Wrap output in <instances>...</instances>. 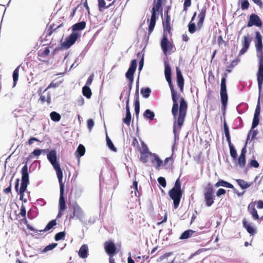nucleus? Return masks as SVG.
Returning <instances> with one entry per match:
<instances>
[{
    "mask_svg": "<svg viewBox=\"0 0 263 263\" xmlns=\"http://www.w3.org/2000/svg\"><path fill=\"white\" fill-rule=\"evenodd\" d=\"M250 43V41L249 39V37L248 36H244L243 37V46L244 47H246V48H249V45Z\"/></svg>",
    "mask_w": 263,
    "mask_h": 263,
    "instance_id": "49530a36",
    "label": "nucleus"
},
{
    "mask_svg": "<svg viewBox=\"0 0 263 263\" xmlns=\"http://www.w3.org/2000/svg\"><path fill=\"white\" fill-rule=\"evenodd\" d=\"M56 224L55 220H52L49 222L45 227L44 231H47L51 229Z\"/></svg>",
    "mask_w": 263,
    "mask_h": 263,
    "instance_id": "37998d69",
    "label": "nucleus"
},
{
    "mask_svg": "<svg viewBox=\"0 0 263 263\" xmlns=\"http://www.w3.org/2000/svg\"><path fill=\"white\" fill-rule=\"evenodd\" d=\"M230 146V155L232 157L234 158V159H236L237 156V154L236 149L233 147V146L231 145L230 142H229Z\"/></svg>",
    "mask_w": 263,
    "mask_h": 263,
    "instance_id": "c9c22d12",
    "label": "nucleus"
},
{
    "mask_svg": "<svg viewBox=\"0 0 263 263\" xmlns=\"http://www.w3.org/2000/svg\"><path fill=\"white\" fill-rule=\"evenodd\" d=\"M259 123V116H254L252 128L256 127Z\"/></svg>",
    "mask_w": 263,
    "mask_h": 263,
    "instance_id": "a18cd8bd",
    "label": "nucleus"
},
{
    "mask_svg": "<svg viewBox=\"0 0 263 263\" xmlns=\"http://www.w3.org/2000/svg\"><path fill=\"white\" fill-rule=\"evenodd\" d=\"M191 5V0H185L184 3V10H186L187 8Z\"/></svg>",
    "mask_w": 263,
    "mask_h": 263,
    "instance_id": "13d9d810",
    "label": "nucleus"
},
{
    "mask_svg": "<svg viewBox=\"0 0 263 263\" xmlns=\"http://www.w3.org/2000/svg\"><path fill=\"white\" fill-rule=\"evenodd\" d=\"M77 152L79 153L80 157L83 156L85 153V147L83 145L80 144L77 148Z\"/></svg>",
    "mask_w": 263,
    "mask_h": 263,
    "instance_id": "4c0bfd02",
    "label": "nucleus"
},
{
    "mask_svg": "<svg viewBox=\"0 0 263 263\" xmlns=\"http://www.w3.org/2000/svg\"><path fill=\"white\" fill-rule=\"evenodd\" d=\"M206 11V7L204 6L201 8L200 13L198 14L199 21L198 23V26H199V27H201L203 24L205 16Z\"/></svg>",
    "mask_w": 263,
    "mask_h": 263,
    "instance_id": "b1692460",
    "label": "nucleus"
},
{
    "mask_svg": "<svg viewBox=\"0 0 263 263\" xmlns=\"http://www.w3.org/2000/svg\"><path fill=\"white\" fill-rule=\"evenodd\" d=\"M129 100L128 99L127 100L126 104V117L123 119V122L124 123L127 124V125H130V120H131V115L129 110Z\"/></svg>",
    "mask_w": 263,
    "mask_h": 263,
    "instance_id": "a211bd4d",
    "label": "nucleus"
},
{
    "mask_svg": "<svg viewBox=\"0 0 263 263\" xmlns=\"http://www.w3.org/2000/svg\"><path fill=\"white\" fill-rule=\"evenodd\" d=\"M74 217L81 222L85 221V215L84 212L77 203L73 205V214L70 215V218H73Z\"/></svg>",
    "mask_w": 263,
    "mask_h": 263,
    "instance_id": "0eeeda50",
    "label": "nucleus"
},
{
    "mask_svg": "<svg viewBox=\"0 0 263 263\" xmlns=\"http://www.w3.org/2000/svg\"><path fill=\"white\" fill-rule=\"evenodd\" d=\"M150 161L155 164L156 169L159 170L160 167L163 164V162L155 154H152L150 155Z\"/></svg>",
    "mask_w": 263,
    "mask_h": 263,
    "instance_id": "2eb2a0df",
    "label": "nucleus"
},
{
    "mask_svg": "<svg viewBox=\"0 0 263 263\" xmlns=\"http://www.w3.org/2000/svg\"><path fill=\"white\" fill-rule=\"evenodd\" d=\"M22 183L20 189L18 193L21 195L20 199H21L23 196L24 192L26 191L27 185L29 183V173H28V168L27 165H25L22 170Z\"/></svg>",
    "mask_w": 263,
    "mask_h": 263,
    "instance_id": "39448f33",
    "label": "nucleus"
},
{
    "mask_svg": "<svg viewBox=\"0 0 263 263\" xmlns=\"http://www.w3.org/2000/svg\"><path fill=\"white\" fill-rule=\"evenodd\" d=\"M40 99L42 102H44L45 101L49 102L50 101V98L49 97H48L47 98H46V97L44 96H41Z\"/></svg>",
    "mask_w": 263,
    "mask_h": 263,
    "instance_id": "e2e57ef3",
    "label": "nucleus"
},
{
    "mask_svg": "<svg viewBox=\"0 0 263 263\" xmlns=\"http://www.w3.org/2000/svg\"><path fill=\"white\" fill-rule=\"evenodd\" d=\"M260 114V108L258 105L257 106L254 116H259Z\"/></svg>",
    "mask_w": 263,
    "mask_h": 263,
    "instance_id": "69168bd1",
    "label": "nucleus"
},
{
    "mask_svg": "<svg viewBox=\"0 0 263 263\" xmlns=\"http://www.w3.org/2000/svg\"><path fill=\"white\" fill-rule=\"evenodd\" d=\"M65 237V233L64 232H61L57 233L54 237V239L56 241H58L59 240L64 239Z\"/></svg>",
    "mask_w": 263,
    "mask_h": 263,
    "instance_id": "c03bdc74",
    "label": "nucleus"
},
{
    "mask_svg": "<svg viewBox=\"0 0 263 263\" xmlns=\"http://www.w3.org/2000/svg\"><path fill=\"white\" fill-rule=\"evenodd\" d=\"M224 129L225 135L227 138V141H228V142H230V134H229V128H228V126H227L226 123H224Z\"/></svg>",
    "mask_w": 263,
    "mask_h": 263,
    "instance_id": "a19ab883",
    "label": "nucleus"
},
{
    "mask_svg": "<svg viewBox=\"0 0 263 263\" xmlns=\"http://www.w3.org/2000/svg\"><path fill=\"white\" fill-rule=\"evenodd\" d=\"M257 57L259 60V68L257 73V82L260 91L263 83V51L262 48L256 49Z\"/></svg>",
    "mask_w": 263,
    "mask_h": 263,
    "instance_id": "20e7f679",
    "label": "nucleus"
},
{
    "mask_svg": "<svg viewBox=\"0 0 263 263\" xmlns=\"http://www.w3.org/2000/svg\"><path fill=\"white\" fill-rule=\"evenodd\" d=\"M161 46L165 54H166L167 52H170L173 49V45L168 41L165 33H164L163 37L161 42Z\"/></svg>",
    "mask_w": 263,
    "mask_h": 263,
    "instance_id": "9d476101",
    "label": "nucleus"
},
{
    "mask_svg": "<svg viewBox=\"0 0 263 263\" xmlns=\"http://www.w3.org/2000/svg\"><path fill=\"white\" fill-rule=\"evenodd\" d=\"M94 124V121L92 119H88L87 120V126L90 132Z\"/></svg>",
    "mask_w": 263,
    "mask_h": 263,
    "instance_id": "3c124183",
    "label": "nucleus"
},
{
    "mask_svg": "<svg viewBox=\"0 0 263 263\" xmlns=\"http://www.w3.org/2000/svg\"><path fill=\"white\" fill-rule=\"evenodd\" d=\"M250 165L251 166L256 167V168L258 167L259 166L258 163L255 160H252L250 163Z\"/></svg>",
    "mask_w": 263,
    "mask_h": 263,
    "instance_id": "bf43d9fd",
    "label": "nucleus"
},
{
    "mask_svg": "<svg viewBox=\"0 0 263 263\" xmlns=\"http://www.w3.org/2000/svg\"><path fill=\"white\" fill-rule=\"evenodd\" d=\"M238 164L240 167H243L246 164V159L245 156H243L242 155H240L238 158Z\"/></svg>",
    "mask_w": 263,
    "mask_h": 263,
    "instance_id": "ea45409f",
    "label": "nucleus"
},
{
    "mask_svg": "<svg viewBox=\"0 0 263 263\" xmlns=\"http://www.w3.org/2000/svg\"><path fill=\"white\" fill-rule=\"evenodd\" d=\"M248 48H246V47H244L243 46L242 49L240 50V52H239V55H242L243 54H244L247 50Z\"/></svg>",
    "mask_w": 263,
    "mask_h": 263,
    "instance_id": "0e129e2a",
    "label": "nucleus"
},
{
    "mask_svg": "<svg viewBox=\"0 0 263 263\" xmlns=\"http://www.w3.org/2000/svg\"><path fill=\"white\" fill-rule=\"evenodd\" d=\"M38 139L36 138H31L28 141V143L29 145L32 144L34 141H38Z\"/></svg>",
    "mask_w": 263,
    "mask_h": 263,
    "instance_id": "338daca9",
    "label": "nucleus"
},
{
    "mask_svg": "<svg viewBox=\"0 0 263 263\" xmlns=\"http://www.w3.org/2000/svg\"><path fill=\"white\" fill-rule=\"evenodd\" d=\"M176 72L177 77L178 85L180 87L181 90H182L183 88L184 80L181 72H180L179 68L178 67L176 68Z\"/></svg>",
    "mask_w": 263,
    "mask_h": 263,
    "instance_id": "4be33fe9",
    "label": "nucleus"
},
{
    "mask_svg": "<svg viewBox=\"0 0 263 263\" xmlns=\"http://www.w3.org/2000/svg\"><path fill=\"white\" fill-rule=\"evenodd\" d=\"M257 208L259 209H263V202L261 200L257 202ZM260 219L263 220V215L260 217Z\"/></svg>",
    "mask_w": 263,
    "mask_h": 263,
    "instance_id": "6e6d98bb",
    "label": "nucleus"
},
{
    "mask_svg": "<svg viewBox=\"0 0 263 263\" xmlns=\"http://www.w3.org/2000/svg\"><path fill=\"white\" fill-rule=\"evenodd\" d=\"M161 0H155L154 1V6L152 10V14L148 27L149 33H151L154 30L156 24V12L161 8Z\"/></svg>",
    "mask_w": 263,
    "mask_h": 263,
    "instance_id": "423d86ee",
    "label": "nucleus"
},
{
    "mask_svg": "<svg viewBox=\"0 0 263 263\" xmlns=\"http://www.w3.org/2000/svg\"><path fill=\"white\" fill-rule=\"evenodd\" d=\"M57 246V243H52L47 246H46L44 250H43V252H46L48 251L51 250L53 249Z\"/></svg>",
    "mask_w": 263,
    "mask_h": 263,
    "instance_id": "79ce46f5",
    "label": "nucleus"
},
{
    "mask_svg": "<svg viewBox=\"0 0 263 263\" xmlns=\"http://www.w3.org/2000/svg\"><path fill=\"white\" fill-rule=\"evenodd\" d=\"M53 167L56 171L57 175V177L59 180L60 187H62V189H64V183H63V182H62L63 172L60 168V165L54 166Z\"/></svg>",
    "mask_w": 263,
    "mask_h": 263,
    "instance_id": "f3484780",
    "label": "nucleus"
},
{
    "mask_svg": "<svg viewBox=\"0 0 263 263\" xmlns=\"http://www.w3.org/2000/svg\"><path fill=\"white\" fill-rule=\"evenodd\" d=\"M256 135H257V132L256 130L251 131L248 134L247 140H248L250 138V137H251V139H252L254 138Z\"/></svg>",
    "mask_w": 263,
    "mask_h": 263,
    "instance_id": "4d7b16f0",
    "label": "nucleus"
},
{
    "mask_svg": "<svg viewBox=\"0 0 263 263\" xmlns=\"http://www.w3.org/2000/svg\"><path fill=\"white\" fill-rule=\"evenodd\" d=\"M194 231L192 230H188L184 232L180 237V239H185L190 238L193 234Z\"/></svg>",
    "mask_w": 263,
    "mask_h": 263,
    "instance_id": "2f4dec72",
    "label": "nucleus"
},
{
    "mask_svg": "<svg viewBox=\"0 0 263 263\" xmlns=\"http://www.w3.org/2000/svg\"><path fill=\"white\" fill-rule=\"evenodd\" d=\"M50 116L51 120L55 122L60 121L61 119V116L60 114L55 111L51 112Z\"/></svg>",
    "mask_w": 263,
    "mask_h": 263,
    "instance_id": "f704fd0d",
    "label": "nucleus"
},
{
    "mask_svg": "<svg viewBox=\"0 0 263 263\" xmlns=\"http://www.w3.org/2000/svg\"><path fill=\"white\" fill-rule=\"evenodd\" d=\"M151 155H152V153H149L146 147L141 152V160L144 163L147 162L148 159L150 160Z\"/></svg>",
    "mask_w": 263,
    "mask_h": 263,
    "instance_id": "412c9836",
    "label": "nucleus"
},
{
    "mask_svg": "<svg viewBox=\"0 0 263 263\" xmlns=\"http://www.w3.org/2000/svg\"><path fill=\"white\" fill-rule=\"evenodd\" d=\"M44 150H41V149H36L35 150H34L31 154L30 157L31 158H32V155H34L36 157H38L42 153V152H43Z\"/></svg>",
    "mask_w": 263,
    "mask_h": 263,
    "instance_id": "de8ad7c7",
    "label": "nucleus"
},
{
    "mask_svg": "<svg viewBox=\"0 0 263 263\" xmlns=\"http://www.w3.org/2000/svg\"><path fill=\"white\" fill-rule=\"evenodd\" d=\"M135 110L137 116H138L140 111V105L138 100H137L135 102Z\"/></svg>",
    "mask_w": 263,
    "mask_h": 263,
    "instance_id": "603ef678",
    "label": "nucleus"
},
{
    "mask_svg": "<svg viewBox=\"0 0 263 263\" xmlns=\"http://www.w3.org/2000/svg\"><path fill=\"white\" fill-rule=\"evenodd\" d=\"M205 200L208 206H211L213 203L212 197V190L209 189L205 194Z\"/></svg>",
    "mask_w": 263,
    "mask_h": 263,
    "instance_id": "aec40b11",
    "label": "nucleus"
},
{
    "mask_svg": "<svg viewBox=\"0 0 263 263\" xmlns=\"http://www.w3.org/2000/svg\"><path fill=\"white\" fill-rule=\"evenodd\" d=\"M158 181L160 184H161L163 187H165L166 185V182L164 178L160 177L158 178Z\"/></svg>",
    "mask_w": 263,
    "mask_h": 263,
    "instance_id": "8fccbe9b",
    "label": "nucleus"
},
{
    "mask_svg": "<svg viewBox=\"0 0 263 263\" xmlns=\"http://www.w3.org/2000/svg\"><path fill=\"white\" fill-rule=\"evenodd\" d=\"M85 26H86L85 22L84 21H82V22H81L80 23L74 24L72 26V30H73V32H77V31H78V30H82L83 29H84Z\"/></svg>",
    "mask_w": 263,
    "mask_h": 263,
    "instance_id": "cd10ccee",
    "label": "nucleus"
},
{
    "mask_svg": "<svg viewBox=\"0 0 263 263\" xmlns=\"http://www.w3.org/2000/svg\"><path fill=\"white\" fill-rule=\"evenodd\" d=\"M104 248L106 252L109 256H113L116 252V246L114 243L110 240L105 242L104 244Z\"/></svg>",
    "mask_w": 263,
    "mask_h": 263,
    "instance_id": "ddd939ff",
    "label": "nucleus"
},
{
    "mask_svg": "<svg viewBox=\"0 0 263 263\" xmlns=\"http://www.w3.org/2000/svg\"><path fill=\"white\" fill-rule=\"evenodd\" d=\"M83 95L87 98H90L91 96L92 93L89 87L84 86L82 89Z\"/></svg>",
    "mask_w": 263,
    "mask_h": 263,
    "instance_id": "7c9ffc66",
    "label": "nucleus"
},
{
    "mask_svg": "<svg viewBox=\"0 0 263 263\" xmlns=\"http://www.w3.org/2000/svg\"><path fill=\"white\" fill-rule=\"evenodd\" d=\"M169 195L173 200L174 208H177L182 195L181 190V182L178 178L175 182L174 186L169 191Z\"/></svg>",
    "mask_w": 263,
    "mask_h": 263,
    "instance_id": "7ed1b4c3",
    "label": "nucleus"
},
{
    "mask_svg": "<svg viewBox=\"0 0 263 263\" xmlns=\"http://www.w3.org/2000/svg\"><path fill=\"white\" fill-rule=\"evenodd\" d=\"M236 182L242 189H245L250 187L252 183H248L242 179H237Z\"/></svg>",
    "mask_w": 263,
    "mask_h": 263,
    "instance_id": "c756f323",
    "label": "nucleus"
},
{
    "mask_svg": "<svg viewBox=\"0 0 263 263\" xmlns=\"http://www.w3.org/2000/svg\"><path fill=\"white\" fill-rule=\"evenodd\" d=\"M243 225L250 234L253 235L255 233L256 230L252 223H249L246 219H244L243 220Z\"/></svg>",
    "mask_w": 263,
    "mask_h": 263,
    "instance_id": "6ab92c4d",
    "label": "nucleus"
},
{
    "mask_svg": "<svg viewBox=\"0 0 263 263\" xmlns=\"http://www.w3.org/2000/svg\"><path fill=\"white\" fill-rule=\"evenodd\" d=\"M93 77H94V76L93 74H91L89 78L88 79H87L86 82V84H85V86H87L88 87H89V86L92 83V82L93 81Z\"/></svg>",
    "mask_w": 263,
    "mask_h": 263,
    "instance_id": "5fc2aeb1",
    "label": "nucleus"
},
{
    "mask_svg": "<svg viewBox=\"0 0 263 263\" xmlns=\"http://www.w3.org/2000/svg\"><path fill=\"white\" fill-rule=\"evenodd\" d=\"M141 93L142 94L143 97L147 98L149 96V94L151 93V89L149 88L142 89L141 90Z\"/></svg>",
    "mask_w": 263,
    "mask_h": 263,
    "instance_id": "58836bf2",
    "label": "nucleus"
},
{
    "mask_svg": "<svg viewBox=\"0 0 263 263\" xmlns=\"http://www.w3.org/2000/svg\"><path fill=\"white\" fill-rule=\"evenodd\" d=\"M255 45L256 49H260L263 48L262 37L259 32H256Z\"/></svg>",
    "mask_w": 263,
    "mask_h": 263,
    "instance_id": "5701e85b",
    "label": "nucleus"
},
{
    "mask_svg": "<svg viewBox=\"0 0 263 263\" xmlns=\"http://www.w3.org/2000/svg\"><path fill=\"white\" fill-rule=\"evenodd\" d=\"M143 116L149 120H153L155 117V114L149 109H146L144 112Z\"/></svg>",
    "mask_w": 263,
    "mask_h": 263,
    "instance_id": "72a5a7b5",
    "label": "nucleus"
},
{
    "mask_svg": "<svg viewBox=\"0 0 263 263\" xmlns=\"http://www.w3.org/2000/svg\"><path fill=\"white\" fill-rule=\"evenodd\" d=\"M253 1L260 7H262V3L260 0H253Z\"/></svg>",
    "mask_w": 263,
    "mask_h": 263,
    "instance_id": "774afa93",
    "label": "nucleus"
},
{
    "mask_svg": "<svg viewBox=\"0 0 263 263\" xmlns=\"http://www.w3.org/2000/svg\"><path fill=\"white\" fill-rule=\"evenodd\" d=\"M137 67V61L134 60L132 61L130 66L126 73V78L132 83L134 80L133 75Z\"/></svg>",
    "mask_w": 263,
    "mask_h": 263,
    "instance_id": "f8f14e48",
    "label": "nucleus"
},
{
    "mask_svg": "<svg viewBox=\"0 0 263 263\" xmlns=\"http://www.w3.org/2000/svg\"><path fill=\"white\" fill-rule=\"evenodd\" d=\"M249 3L247 0H242L241 8L242 9H247L249 7Z\"/></svg>",
    "mask_w": 263,
    "mask_h": 263,
    "instance_id": "864d4df0",
    "label": "nucleus"
},
{
    "mask_svg": "<svg viewBox=\"0 0 263 263\" xmlns=\"http://www.w3.org/2000/svg\"><path fill=\"white\" fill-rule=\"evenodd\" d=\"M20 215L25 217V216H26V209L25 208L24 206H22L21 208V210H20Z\"/></svg>",
    "mask_w": 263,
    "mask_h": 263,
    "instance_id": "680f3d73",
    "label": "nucleus"
},
{
    "mask_svg": "<svg viewBox=\"0 0 263 263\" xmlns=\"http://www.w3.org/2000/svg\"><path fill=\"white\" fill-rule=\"evenodd\" d=\"M186 109L187 104L184 99L182 97H181L179 106V115L177 121H175L174 124L173 132L174 133L175 138L178 136L179 130L184 122V118L186 115Z\"/></svg>",
    "mask_w": 263,
    "mask_h": 263,
    "instance_id": "f257e3e1",
    "label": "nucleus"
},
{
    "mask_svg": "<svg viewBox=\"0 0 263 263\" xmlns=\"http://www.w3.org/2000/svg\"><path fill=\"white\" fill-rule=\"evenodd\" d=\"M225 193H226V191L224 189H220L217 191V192L216 193V195H217V196L219 197L220 196H221L222 195H224Z\"/></svg>",
    "mask_w": 263,
    "mask_h": 263,
    "instance_id": "052dcab7",
    "label": "nucleus"
},
{
    "mask_svg": "<svg viewBox=\"0 0 263 263\" xmlns=\"http://www.w3.org/2000/svg\"><path fill=\"white\" fill-rule=\"evenodd\" d=\"M59 212L58 215L60 217L63 214L62 212L66 209L65 200L64 197V189L60 187V197L59 201Z\"/></svg>",
    "mask_w": 263,
    "mask_h": 263,
    "instance_id": "9b49d317",
    "label": "nucleus"
},
{
    "mask_svg": "<svg viewBox=\"0 0 263 263\" xmlns=\"http://www.w3.org/2000/svg\"><path fill=\"white\" fill-rule=\"evenodd\" d=\"M215 187H219V186H223L226 187H228L230 189H232L233 187V185L231 184V183L227 182L224 180H220L217 182L215 185Z\"/></svg>",
    "mask_w": 263,
    "mask_h": 263,
    "instance_id": "c85d7f7f",
    "label": "nucleus"
},
{
    "mask_svg": "<svg viewBox=\"0 0 263 263\" xmlns=\"http://www.w3.org/2000/svg\"><path fill=\"white\" fill-rule=\"evenodd\" d=\"M196 30L195 24L194 23L190 22L189 25V31L190 33H193Z\"/></svg>",
    "mask_w": 263,
    "mask_h": 263,
    "instance_id": "09e8293b",
    "label": "nucleus"
},
{
    "mask_svg": "<svg viewBox=\"0 0 263 263\" xmlns=\"http://www.w3.org/2000/svg\"><path fill=\"white\" fill-rule=\"evenodd\" d=\"M20 68V66L17 67V68L14 70L13 73V87L15 86L16 82L17 81L18 79V72Z\"/></svg>",
    "mask_w": 263,
    "mask_h": 263,
    "instance_id": "473e14b6",
    "label": "nucleus"
},
{
    "mask_svg": "<svg viewBox=\"0 0 263 263\" xmlns=\"http://www.w3.org/2000/svg\"><path fill=\"white\" fill-rule=\"evenodd\" d=\"M170 19V17L167 15L166 21L163 22L164 33H166L167 32H169L171 30Z\"/></svg>",
    "mask_w": 263,
    "mask_h": 263,
    "instance_id": "bb28decb",
    "label": "nucleus"
},
{
    "mask_svg": "<svg viewBox=\"0 0 263 263\" xmlns=\"http://www.w3.org/2000/svg\"><path fill=\"white\" fill-rule=\"evenodd\" d=\"M220 97L222 106L226 107L228 101V96L226 84V78H223L221 82Z\"/></svg>",
    "mask_w": 263,
    "mask_h": 263,
    "instance_id": "1a4fd4ad",
    "label": "nucleus"
},
{
    "mask_svg": "<svg viewBox=\"0 0 263 263\" xmlns=\"http://www.w3.org/2000/svg\"><path fill=\"white\" fill-rule=\"evenodd\" d=\"M80 36L79 32H73L66 40L62 43V47L66 49L68 48L72 45Z\"/></svg>",
    "mask_w": 263,
    "mask_h": 263,
    "instance_id": "6e6552de",
    "label": "nucleus"
},
{
    "mask_svg": "<svg viewBox=\"0 0 263 263\" xmlns=\"http://www.w3.org/2000/svg\"><path fill=\"white\" fill-rule=\"evenodd\" d=\"M48 160L50 161L53 167L59 165L57 162V152L55 150L51 151L47 155Z\"/></svg>",
    "mask_w": 263,
    "mask_h": 263,
    "instance_id": "dca6fc26",
    "label": "nucleus"
},
{
    "mask_svg": "<svg viewBox=\"0 0 263 263\" xmlns=\"http://www.w3.org/2000/svg\"><path fill=\"white\" fill-rule=\"evenodd\" d=\"M261 25V21L259 16L256 14H252L250 16V20L248 24V27L256 26L260 27Z\"/></svg>",
    "mask_w": 263,
    "mask_h": 263,
    "instance_id": "4468645a",
    "label": "nucleus"
},
{
    "mask_svg": "<svg viewBox=\"0 0 263 263\" xmlns=\"http://www.w3.org/2000/svg\"><path fill=\"white\" fill-rule=\"evenodd\" d=\"M79 256L83 258H85L88 256V247L86 245H83L80 249L79 251Z\"/></svg>",
    "mask_w": 263,
    "mask_h": 263,
    "instance_id": "a878e982",
    "label": "nucleus"
},
{
    "mask_svg": "<svg viewBox=\"0 0 263 263\" xmlns=\"http://www.w3.org/2000/svg\"><path fill=\"white\" fill-rule=\"evenodd\" d=\"M106 143H107L108 146L109 147V148L111 150H112L114 152L117 151L116 148L114 146L113 143H112L111 141L109 138V137H108L107 135L106 136Z\"/></svg>",
    "mask_w": 263,
    "mask_h": 263,
    "instance_id": "e433bc0d",
    "label": "nucleus"
},
{
    "mask_svg": "<svg viewBox=\"0 0 263 263\" xmlns=\"http://www.w3.org/2000/svg\"><path fill=\"white\" fill-rule=\"evenodd\" d=\"M164 73L166 81L168 82L171 90L172 100L173 101V106L172 111L174 118L176 119L178 110V104L177 102L178 97L177 96V92L172 87L171 83V70L169 65L167 64H165V65Z\"/></svg>",
    "mask_w": 263,
    "mask_h": 263,
    "instance_id": "f03ea898",
    "label": "nucleus"
},
{
    "mask_svg": "<svg viewBox=\"0 0 263 263\" xmlns=\"http://www.w3.org/2000/svg\"><path fill=\"white\" fill-rule=\"evenodd\" d=\"M248 210L254 219L259 218L257 211L255 209V203H251L248 206Z\"/></svg>",
    "mask_w": 263,
    "mask_h": 263,
    "instance_id": "393cba45",
    "label": "nucleus"
}]
</instances>
